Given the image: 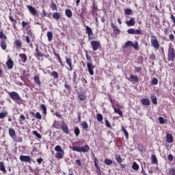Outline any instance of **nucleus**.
I'll use <instances>...</instances> for the list:
<instances>
[{
	"label": "nucleus",
	"instance_id": "obj_1",
	"mask_svg": "<svg viewBox=\"0 0 175 175\" xmlns=\"http://www.w3.org/2000/svg\"><path fill=\"white\" fill-rule=\"evenodd\" d=\"M54 150L55 151H56L55 158L58 160L62 159V158H64V156L65 155V152H64L62 148L59 145H57L55 147Z\"/></svg>",
	"mask_w": 175,
	"mask_h": 175
},
{
	"label": "nucleus",
	"instance_id": "obj_2",
	"mask_svg": "<svg viewBox=\"0 0 175 175\" xmlns=\"http://www.w3.org/2000/svg\"><path fill=\"white\" fill-rule=\"evenodd\" d=\"M167 59L171 62H174L175 61V50L172 43L169 44Z\"/></svg>",
	"mask_w": 175,
	"mask_h": 175
},
{
	"label": "nucleus",
	"instance_id": "obj_3",
	"mask_svg": "<svg viewBox=\"0 0 175 175\" xmlns=\"http://www.w3.org/2000/svg\"><path fill=\"white\" fill-rule=\"evenodd\" d=\"M8 94L10 95L11 99H12V100H16V103H18V105L23 103V98L20 97V94H18V93L16 92H8Z\"/></svg>",
	"mask_w": 175,
	"mask_h": 175
},
{
	"label": "nucleus",
	"instance_id": "obj_4",
	"mask_svg": "<svg viewBox=\"0 0 175 175\" xmlns=\"http://www.w3.org/2000/svg\"><path fill=\"white\" fill-rule=\"evenodd\" d=\"M72 150L77 151V152H88L90 151V146L88 145H85L83 146H74Z\"/></svg>",
	"mask_w": 175,
	"mask_h": 175
},
{
	"label": "nucleus",
	"instance_id": "obj_5",
	"mask_svg": "<svg viewBox=\"0 0 175 175\" xmlns=\"http://www.w3.org/2000/svg\"><path fill=\"white\" fill-rule=\"evenodd\" d=\"M90 44L93 51H96V50L100 47V42L99 41H91Z\"/></svg>",
	"mask_w": 175,
	"mask_h": 175
},
{
	"label": "nucleus",
	"instance_id": "obj_6",
	"mask_svg": "<svg viewBox=\"0 0 175 175\" xmlns=\"http://www.w3.org/2000/svg\"><path fill=\"white\" fill-rule=\"evenodd\" d=\"M153 39L150 40L152 47L158 50L159 49V42L157 40V37L152 36Z\"/></svg>",
	"mask_w": 175,
	"mask_h": 175
},
{
	"label": "nucleus",
	"instance_id": "obj_7",
	"mask_svg": "<svg viewBox=\"0 0 175 175\" xmlns=\"http://www.w3.org/2000/svg\"><path fill=\"white\" fill-rule=\"evenodd\" d=\"M62 132L64 133H66V135H68L69 133V127L68 126V124L65 123V121L62 122V128H61Z\"/></svg>",
	"mask_w": 175,
	"mask_h": 175
},
{
	"label": "nucleus",
	"instance_id": "obj_8",
	"mask_svg": "<svg viewBox=\"0 0 175 175\" xmlns=\"http://www.w3.org/2000/svg\"><path fill=\"white\" fill-rule=\"evenodd\" d=\"M87 68L90 76H94V69H95V66L92 65V63H87Z\"/></svg>",
	"mask_w": 175,
	"mask_h": 175
},
{
	"label": "nucleus",
	"instance_id": "obj_9",
	"mask_svg": "<svg viewBox=\"0 0 175 175\" xmlns=\"http://www.w3.org/2000/svg\"><path fill=\"white\" fill-rule=\"evenodd\" d=\"M20 161L22 162H27V163H31V157L30 156H25V155H21L19 157Z\"/></svg>",
	"mask_w": 175,
	"mask_h": 175
},
{
	"label": "nucleus",
	"instance_id": "obj_10",
	"mask_svg": "<svg viewBox=\"0 0 175 175\" xmlns=\"http://www.w3.org/2000/svg\"><path fill=\"white\" fill-rule=\"evenodd\" d=\"M27 8L28 9L29 13H31V14L33 16H36V14H38V11L32 5H27Z\"/></svg>",
	"mask_w": 175,
	"mask_h": 175
},
{
	"label": "nucleus",
	"instance_id": "obj_11",
	"mask_svg": "<svg viewBox=\"0 0 175 175\" xmlns=\"http://www.w3.org/2000/svg\"><path fill=\"white\" fill-rule=\"evenodd\" d=\"M126 24L128 27H133L136 24V20L135 18H131L130 21L126 22Z\"/></svg>",
	"mask_w": 175,
	"mask_h": 175
},
{
	"label": "nucleus",
	"instance_id": "obj_12",
	"mask_svg": "<svg viewBox=\"0 0 175 175\" xmlns=\"http://www.w3.org/2000/svg\"><path fill=\"white\" fill-rule=\"evenodd\" d=\"M86 33L88 35V39H91V36H94V33L92 32V29L89 26H86Z\"/></svg>",
	"mask_w": 175,
	"mask_h": 175
},
{
	"label": "nucleus",
	"instance_id": "obj_13",
	"mask_svg": "<svg viewBox=\"0 0 175 175\" xmlns=\"http://www.w3.org/2000/svg\"><path fill=\"white\" fill-rule=\"evenodd\" d=\"M36 54H35V55L38 57V58H40V57H44V54H43L42 51H39V48L38 46L36 48Z\"/></svg>",
	"mask_w": 175,
	"mask_h": 175
},
{
	"label": "nucleus",
	"instance_id": "obj_14",
	"mask_svg": "<svg viewBox=\"0 0 175 175\" xmlns=\"http://www.w3.org/2000/svg\"><path fill=\"white\" fill-rule=\"evenodd\" d=\"M19 57L22 62H23V64H25V62H27V55L25 53H20Z\"/></svg>",
	"mask_w": 175,
	"mask_h": 175
},
{
	"label": "nucleus",
	"instance_id": "obj_15",
	"mask_svg": "<svg viewBox=\"0 0 175 175\" xmlns=\"http://www.w3.org/2000/svg\"><path fill=\"white\" fill-rule=\"evenodd\" d=\"M77 95L80 100H85L87 99V95L84 93H78Z\"/></svg>",
	"mask_w": 175,
	"mask_h": 175
},
{
	"label": "nucleus",
	"instance_id": "obj_16",
	"mask_svg": "<svg viewBox=\"0 0 175 175\" xmlns=\"http://www.w3.org/2000/svg\"><path fill=\"white\" fill-rule=\"evenodd\" d=\"M0 170L4 174L6 173V168H5V163H3V161H0Z\"/></svg>",
	"mask_w": 175,
	"mask_h": 175
},
{
	"label": "nucleus",
	"instance_id": "obj_17",
	"mask_svg": "<svg viewBox=\"0 0 175 175\" xmlns=\"http://www.w3.org/2000/svg\"><path fill=\"white\" fill-rule=\"evenodd\" d=\"M166 142L167 143H173V135L172 134H167Z\"/></svg>",
	"mask_w": 175,
	"mask_h": 175
},
{
	"label": "nucleus",
	"instance_id": "obj_18",
	"mask_svg": "<svg viewBox=\"0 0 175 175\" xmlns=\"http://www.w3.org/2000/svg\"><path fill=\"white\" fill-rule=\"evenodd\" d=\"M6 65L8 68V69H12L13 66L14 65V64L13 63V61H12V59H9L7 62H6Z\"/></svg>",
	"mask_w": 175,
	"mask_h": 175
},
{
	"label": "nucleus",
	"instance_id": "obj_19",
	"mask_svg": "<svg viewBox=\"0 0 175 175\" xmlns=\"http://www.w3.org/2000/svg\"><path fill=\"white\" fill-rule=\"evenodd\" d=\"M40 109L41 110H42L43 114L46 116V114H47V107H46V105L44 104H42L40 105Z\"/></svg>",
	"mask_w": 175,
	"mask_h": 175
},
{
	"label": "nucleus",
	"instance_id": "obj_20",
	"mask_svg": "<svg viewBox=\"0 0 175 175\" xmlns=\"http://www.w3.org/2000/svg\"><path fill=\"white\" fill-rule=\"evenodd\" d=\"M122 131L126 139H129V133H128V131H126L125 127H124V126H122Z\"/></svg>",
	"mask_w": 175,
	"mask_h": 175
},
{
	"label": "nucleus",
	"instance_id": "obj_21",
	"mask_svg": "<svg viewBox=\"0 0 175 175\" xmlns=\"http://www.w3.org/2000/svg\"><path fill=\"white\" fill-rule=\"evenodd\" d=\"M8 111L3 110V111L0 113V120H3V118L8 116Z\"/></svg>",
	"mask_w": 175,
	"mask_h": 175
},
{
	"label": "nucleus",
	"instance_id": "obj_22",
	"mask_svg": "<svg viewBox=\"0 0 175 175\" xmlns=\"http://www.w3.org/2000/svg\"><path fill=\"white\" fill-rule=\"evenodd\" d=\"M65 13H66V16H67L68 18H70L72 16H73V13L72 12V10L69 9H66Z\"/></svg>",
	"mask_w": 175,
	"mask_h": 175
},
{
	"label": "nucleus",
	"instance_id": "obj_23",
	"mask_svg": "<svg viewBox=\"0 0 175 175\" xmlns=\"http://www.w3.org/2000/svg\"><path fill=\"white\" fill-rule=\"evenodd\" d=\"M113 110H114V113H116L120 117H122V112L121 109H120V108H116L114 107H113Z\"/></svg>",
	"mask_w": 175,
	"mask_h": 175
},
{
	"label": "nucleus",
	"instance_id": "obj_24",
	"mask_svg": "<svg viewBox=\"0 0 175 175\" xmlns=\"http://www.w3.org/2000/svg\"><path fill=\"white\" fill-rule=\"evenodd\" d=\"M151 162L153 164L158 163V159H157V156L155 154H152Z\"/></svg>",
	"mask_w": 175,
	"mask_h": 175
},
{
	"label": "nucleus",
	"instance_id": "obj_25",
	"mask_svg": "<svg viewBox=\"0 0 175 175\" xmlns=\"http://www.w3.org/2000/svg\"><path fill=\"white\" fill-rule=\"evenodd\" d=\"M142 103L145 106H150V100H148V98H144L142 100Z\"/></svg>",
	"mask_w": 175,
	"mask_h": 175
},
{
	"label": "nucleus",
	"instance_id": "obj_26",
	"mask_svg": "<svg viewBox=\"0 0 175 175\" xmlns=\"http://www.w3.org/2000/svg\"><path fill=\"white\" fill-rule=\"evenodd\" d=\"M131 81H134L135 83H138L139 82V78L137 76L135 75H131Z\"/></svg>",
	"mask_w": 175,
	"mask_h": 175
},
{
	"label": "nucleus",
	"instance_id": "obj_27",
	"mask_svg": "<svg viewBox=\"0 0 175 175\" xmlns=\"http://www.w3.org/2000/svg\"><path fill=\"white\" fill-rule=\"evenodd\" d=\"M133 42L132 41H127L123 46V49H127V47H132Z\"/></svg>",
	"mask_w": 175,
	"mask_h": 175
},
{
	"label": "nucleus",
	"instance_id": "obj_28",
	"mask_svg": "<svg viewBox=\"0 0 175 175\" xmlns=\"http://www.w3.org/2000/svg\"><path fill=\"white\" fill-rule=\"evenodd\" d=\"M9 135L11 137L14 138L16 136V131L13 129H9Z\"/></svg>",
	"mask_w": 175,
	"mask_h": 175
},
{
	"label": "nucleus",
	"instance_id": "obj_29",
	"mask_svg": "<svg viewBox=\"0 0 175 175\" xmlns=\"http://www.w3.org/2000/svg\"><path fill=\"white\" fill-rule=\"evenodd\" d=\"M59 14L57 12L53 14V18H54V20H56V21H58V20H59Z\"/></svg>",
	"mask_w": 175,
	"mask_h": 175
},
{
	"label": "nucleus",
	"instance_id": "obj_30",
	"mask_svg": "<svg viewBox=\"0 0 175 175\" xmlns=\"http://www.w3.org/2000/svg\"><path fill=\"white\" fill-rule=\"evenodd\" d=\"M46 36L48 38L49 42H51V40H53V32L48 31L46 33Z\"/></svg>",
	"mask_w": 175,
	"mask_h": 175
},
{
	"label": "nucleus",
	"instance_id": "obj_31",
	"mask_svg": "<svg viewBox=\"0 0 175 175\" xmlns=\"http://www.w3.org/2000/svg\"><path fill=\"white\" fill-rule=\"evenodd\" d=\"M9 19L10 20L11 23H13L14 25H16V24H17V21H16L13 16H12V13H10V15H9Z\"/></svg>",
	"mask_w": 175,
	"mask_h": 175
},
{
	"label": "nucleus",
	"instance_id": "obj_32",
	"mask_svg": "<svg viewBox=\"0 0 175 175\" xmlns=\"http://www.w3.org/2000/svg\"><path fill=\"white\" fill-rule=\"evenodd\" d=\"M66 63L68 64V66L70 67V70H72V59L68 57L66 59Z\"/></svg>",
	"mask_w": 175,
	"mask_h": 175
},
{
	"label": "nucleus",
	"instance_id": "obj_33",
	"mask_svg": "<svg viewBox=\"0 0 175 175\" xmlns=\"http://www.w3.org/2000/svg\"><path fill=\"white\" fill-rule=\"evenodd\" d=\"M0 46L2 49V50H6L7 45H6V42L5 41L2 40L1 42Z\"/></svg>",
	"mask_w": 175,
	"mask_h": 175
},
{
	"label": "nucleus",
	"instance_id": "obj_34",
	"mask_svg": "<svg viewBox=\"0 0 175 175\" xmlns=\"http://www.w3.org/2000/svg\"><path fill=\"white\" fill-rule=\"evenodd\" d=\"M15 44H16V49H20V47H21L23 44L21 43V41H20L19 40H16Z\"/></svg>",
	"mask_w": 175,
	"mask_h": 175
},
{
	"label": "nucleus",
	"instance_id": "obj_35",
	"mask_svg": "<svg viewBox=\"0 0 175 175\" xmlns=\"http://www.w3.org/2000/svg\"><path fill=\"white\" fill-rule=\"evenodd\" d=\"M96 118H97V121H98L99 122H101V121H103V116H102V114L100 113H98L96 115Z\"/></svg>",
	"mask_w": 175,
	"mask_h": 175
},
{
	"label": "nucleus",
	"instance_id": "obj_36",
	"mask_svg": "<svg viewBox=\"0 0 175 175\" xmlns=\"http://www.w3.org/2000/svg\"><path fill=\"white\" fill-rule=\"evenodd\" d=\"M115 158L118 163H121V162H122V159H121V156H120V154H116Z\"/></svg>",
	"mask_w": 175,
	"mask_h": 175
},
{
	"label": "nucleus",
	"instance_id": "obj_37",
	"mask_svg": "<svg viewBox=\"0 0 175 175\" xmlns=\"http://www.w3.org/2000/svg\"><path fill=\"white\" fill-rule=\"evenodd\" d=\"M151 100L153 103V105H158V101L157 100V96H151Z\"/></svg>",
	"mask_w": 175,
	"mask_h": 175
},
{
	"label": "nucleus",
	"instance_id": "obj_38",
	"mask_svg": "<svg viewBox=\"0 0 175 175\" xmlns=\"http://www.w3.org/2000/svg\"><path fill=\"white\" fill-rule=\"evenodd\" d=\"M74 133L75 136H79V135H80V129H79V127H75L74 129Z\"/></svg>",
	"mask_w": 175,
	"mask_h": 175
},
{
	"label": "nucleus",
	"instance_id": "obj_39",
	"mask_svg": "<svg viewBox=\"0 0 175 175\" xmlns=\"http://www.w3.org/2000/svg\"><path fill=\"white\" fill-rule=\"evenodd\" d=\"M59 122L58 121H55L54 122L53 124V127L55 128V129H59Z\"/></svg>",
	"mask_w": 175,
	"mask_h": 175
},
{
	"label": "nucleus",
	"instance_id": "obj_40",
	"mask_svg": "<svg viewBox=\"0 0 175 175\" xmlns=\"http://www.w3.org/2000/svg\"><path fill=\"white\" fill-rule=\"evenodd\" d=\"M132 169H133V170H139V165L137 164L136 162H133Z\"/></svg>",
	"mask_w": 175,
	"mask_h": 175
},
{
	"label": "nucleus",
	"instance_id": "obj_41",
	"mask_svg": "<svg viewBox=\"0 0 175 175\" xmlns=\"http://www.w3.org/2000/svg\"><path fill=\"white\" fill-rule=\"evenodd\" d=\"M33 135H34V136H36L38 139H42V135L36 131H33Z\"/></svg>",
	"mask_w": 175,
	"mask_h": 175
},
{
	"label": "nucleus",
	"instance_id": "obj_42",
	"mask_svg": "<svg viewBox=\"0 0 175 175\" xmlns=\"http://www.w3.org/2000/svg\"><path fill=\"white\" fill-rule=\"evenodd\" d=\"M131 47H133L134 50H139V42H135V44L133 42Z\"/></svg>",
	"mask_w": 175,
	"mask_h": 175
},
{
	"label": "nucleus",
	"instance_id": "obj_43",
	"mask_svg": "<svg viewBox=\"0 0 175 175\" xmlns=\"http://www.w3.org/2000/svg\"><path fill=\"white\" fill-rule=\"evenodd\" d=\"M34 81L36 83H37L38 85H40V79H39V77L34 76Z\"/></svg>",
	"mask_w": 175,
	"mask_h": 175
},
{
	"label": "nucleus",
	"instance_id": "obj_44",
	"mask_svg": "<svg viewBox=\"0 0 175 175\" xmlns=\"http://www.w3.org/2000/svg\"><path fill=\"white\" fill-rule=\"evenodd\" d=\"M104 162L105 165H113V161L111 159H105Z\"/></svg>",
	"mask_w": 175,
	"mask_h": 175
},
{
	"label": "nucleus",
	"instance_id": "obj_45",
	"mask_svg": "<svg viewBox=\"0 0 175 175\" xmlns=\"http://www.w3.org/2000/svg\"><path fill=\"white\" fill-rule=\"evenodd\" d=\"M81 126L83 129H88V124L87 122H82Z\"/></svg>",
	"mask_w": 175,
	"mask_h": 175
},
{
	"label": "nucleus",
	"instance_id": "obj_46",
	"mask_svg": "<svg viewBox=\"0 0 175 175\" xmlns=\"http://www.w3.org/2000/svg\"><path fill=\"white\" fill-rule=\"evenodd\" d=\"M86 53V59L87 61H88L89 63L92 64V60H91V56H90V55H88V51H85Z\"/></svg>",
	"mask_w": 175,
	"mask_h": 175
},
{
	"label": "nucleus",
	"instance_id": "obj_47",
	"mask_svg": "<svg viewBox=\"0 0 175 175\" xmlns=\"http://www.w3.org/2000/svg\"><path fill=\"white\" fill-rule=\"evenodd\" d=\"M73 82L75 83V84H77V74L76 72H73Z\"/></svg>",
	"mask_w": 175,
	"mask_h": 175
},
{
	"label": "nucleus",
	"instance_id": "obj_48",
	"mask_svg": "<svg viewBox=\"0 0 175 175\" xmlns=\"http://www.w3.org/2000/svg\"><path fill=\"white\" fill-rule=\"evenodd\" d=\"M124 13L125 14H126L127 16H129L131 14H132V10L129 9V8H126L125 10H124Z\"/></svg>",
	"mask_w": 175,
	"mask_h": 175
},
{
	"label": "nucleus",
	"instance_id": "obj_49",
	"mask_svg": "<svg viewBox=\"0 0 175 175\" xmlns=\"http://www.w3.org/2000/svg\"><path fill=\"white\" fill-rule=\"evenodd\" d=\"M51 8L52 9V10H57V4H55L54 1L51 2Z\"/></svg>",
	"mask_w": 175,
	"mask_h": 175
},
{
	"label": "nucleus",
	"instance_id": "obj_50",
	"mask_svg": "<svg viewBox=\"0 0 175 175\" xmlns=\"http://www.w3.org/2000/svg\"><path fill=\"white\" fill-rule=\"evenodd\" d=\"M51 75L54 79H58V72H57V71L52 72Z\"/></svg>",
	"mask_w": 175,
	"mask_h": 175
},
{
	"label": "nucleus",
	"instance_id": "obj_51",
	"mask_svg": "<svg viewBox=\"0 0 175 175\" xmlns=\"http://www.w3.org/2000/svg\"><path fill=\"white\" fill-rule=\"evenodd\" d=\"M133 35H142V31H140L139 29H134Z\"/></svg>",
	"mask_w": 175,
	"mask_h": 175
},
{
	"label": "nucleus",
	"instance_id": "obj_52",
	"mask_svg": "<svg viewBox=\"0 0 175 175\" xmlns=\"http://www.w3.org/2000/svg\"><path fill=\"white\" fill-rule=\"evenodd\" d=\"M35 117H36V118H37L38 120H42V115H40V113H39V112H36V113Z\"/></svg>",
	"mask_w": 175,
	"mask_h": 175
},
{
	"label": "nucleus",
	"instance_id": "obj_53",
	"mask_svg": "<svg viewBox=\"0 0 175 175\" xmlns=\"http://www.w3.org/2000/svg\"><path fill=\"white\" fill-rule=\"evenodd\" d=\"M159 124H161V125L165 124V119L163 117H159Z\"/></svg>",
	"mask_w": 175,
	"mask_h": 175
},
{
	"label": "nucleus",
	"instance_id": "obj_54",
	"mask_svg": "<svg viewBox=\"0 0 175 175\" xmlns=\"http://www.w3.org/2000/svg\"><path fill=\"white\" fill-rule=\"evenodd\" d=\"M111 27H112V28H113V29H116V31L117 32H120V29L117 28V27L115 25L114 23H111Z\"/></svg>",
	"mask_w": 175,
	"mask_h": 175
},
{
	"label": "nucleus",
	"instance_id": "obj_55",
	"mask_svg": "<svg viewBox=\"0 0 175 175\" xmlns=\"http://www.w3.org/2000/svg\"><path fill=\"white\" fill-rule=\"evenodd\" d=\"M0 39H7L6 35L3 31L0 32Z\"/></svg>",
	"mask_w": 175,
	"mask_h": 175
},
{
	"label": "nucleus",
	"instance_id": "obj_56",
	"mask_svg": "<svg viewBox=\"0 0 175 175\" xmlns=\"http://www.w3.org/2000/svg\"><path fill=\"white\" fill-rule=\"evenodd\" d=\"M49 17V14L47 13V12H46V10H42V17Z\"/></svg>",
	"mask_w": 175,
	"mask_h": 175
},
{
	"label": "nucleus",
	"instance_id": "obj_57",
	"mask_svg": "<svg viewBox=\"0 0 175 175\" xmlns=\"http://www.w3.org/2000/svg\"><path fill=\"white\" fill-rule=\"evenodd\" d=\"M169 173L170 175H175V169L172 167L169 170Z\"/></svg>",
	"mask_w": 175,
	"mask_h": 175
},
{
	"label": "nucleus",
	"instance_id": "obj_58",
	"mask_svg": "<svg viewBox=\"0 0 175 175\" xmlns=\"http://www.w3.org/2000/svg\"><path fill=\"white\" fill-rule=\"evenodd\" d=\"M152 83L154 85H157V84H158V79H157V78H153L152 80Z\"/></svg>",
	"mask_w": 175,
	"mask_h": 175
},
{
	"label": "nucleus",
	"instance_id": "obj_59",
	"mask_svg": "<svg viewBox=\"0 0 175 175\" xmlns=\"http://www.w3.org/2000/svg\"><path fill=\"white\" fill-rule=\"evenodd\" d=\"M167 159L170 162H173L174 157L172 154H168Z\"/></svg>",
	"mask_w": 175,
	"mask_h": 175
},
{
	"label": "nucleus",
	"instance_id": "obj_60",
	"mask_svg": "<svg viewBox=\"0 0 175 175\" xmlns=\"http://www.w3.org/2000/svg\"><path fill=\"white\" fill-rule=\"evenodd\" d=\"M105 125L107 128H110L111 124H110V122L107 119H105Z\"/></svg>",
	"mask_w": 175,
	"mask_h": 175
},
{
	"label": "nucleus",
	"instance_id": "obj_61",
	"mask_svg": "<svg viewBox=\"0 0 175 175\" xmlns=\"http://www.w3.org/2000/svg\"><path fill=\"white\" fill-rule=\"evenodd\" d=\"M96 172L98 175H101L102 174V172L100 171V168L99 167H96Z\"/></svg>",
	"mask_w": 175,
	"mask_h": 175
},
{
	"label": "nucleus",
	"instance_id": "obj_62",
	"mask_svg": "<svg viewBox=\"0 0 175 175\" xmlns=\"http://www.w3.org/2000/svg\"><path fill=\"white\" fill-rule=\"evenodd\" d=\"M98 162H99L98 159L94 158V166H95V167H99V165H98Z\"/></svg>",
	"mask_w": 175,
	"mask_h": 175
},
{
	"label": "nucleus",
	"instance_id": "obj_63",
	"mask_svg": "<svg viewBox=\"0 0 175 175\" xmlns=\"http://www.w3.org/2000/svg\"><path fill=\"white\" fill-rule=\"evenodd\" d=\"M134 29H129L127 30L128 33H129V35H133Z\"/></svg>",
	"mask_w": 175,
	"mask_h": 175
},
{
	"label": "nucleus",
	"instance_id": "obj_64",
	"mask_svg": "<svg viewBox=\"0 0 175 175\" xmlns=\"http://www.w3.org/2000/svg\"><path fill=\"white\" fill-rule=\"evenodd\" d=\"M170 18H171L172 21L174 23V25H175V17H174V15L171 14Z\"/></svg>",
	"mask_w": 175,
	"mask_h": 175
}]
</instances>
